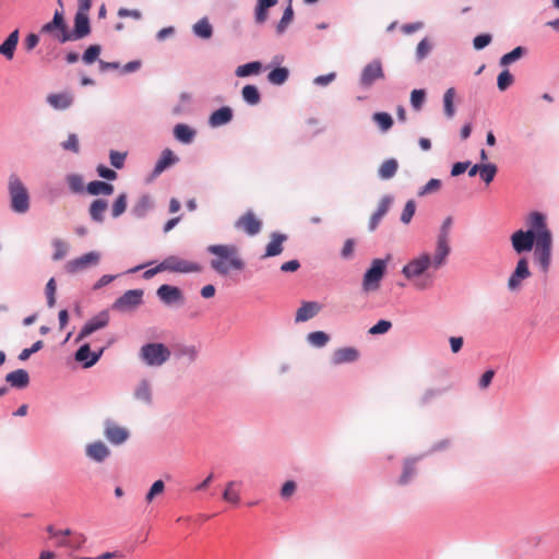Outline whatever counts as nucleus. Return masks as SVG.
<instances>
[{"label":"nucleus","instance_id":"31","mask_svg":"<svg viewBox=\"0 0 559 559\" xmlns=\"http://www.w3.org/2000/svg\"><path fill=\"white\" fill-rule=\"evenodd\" d=\"M19 29H15L10 33L4 41L0 45V55L3 56L7 60L13 59L19 43Z\"/></svg>","mask_w":559,"mask_h":559},{"label":"nucleus","instance_id":"26","mask_svg":"<svg viewBox=\"0 0 559 559\" xmlns=\"http://www.w3.org/2000/svg\"><path fill=\"white\" fill-rule=\"evenodd\" d=\"M287 240V236L281 233H272L271 241L265 247V252L262 255V259L272 258L280 255L284 248L283 243Z\"/></svg>","mask_w":559,"mask_h":559},{"label":"nucleus","instance_id":"6","mask_svg":"<svg viewBox=\"0 0 559 559\" xmlns=\"http://www.w3.org/2000/svg\"><path fill=\"white\" fill-rule=\"evenodd\" d=\"M527 229L526 231H531L532 237L537 242L549 241L552 240V234L547 226V217L544 213L538 211H533L528 214L526 218Z\"/></svg>","mask_w":559,"mask_h":559},{"label":"nucleus","instance_id":"25","mask_svg":"<svg viewBox=\"0 0 559 559\" xmlns=\"http://www.w3.org/2000/svg\"><path fill=\"white\" fill-rule=\"evenodd\" d=\"M393 202L392 197L384 195L381 198L377 211L371 215L369 223H368V229L370 231H373L377 229L379 223L383 218V216L388 213L391 204Z\"/></svg>","mask_w":559,"mask_h":559},{"label":"nucleus","instance_id":"60","mask_svg":"<svg viewBox=\"0 0 559 559\" xmlns=\"http://www.w3.org/2000/svg\"><path fill=\"white\" fill-rule=\"evenodd\" d=\"M416 212V202L414 200H408L402 211L401 222L403 224H409L414 214Z\"/></svg>","mask_w":559,"mask_h":559},{"label":"nucleus","instance_id":"43","mask_svg":"<svg viewBox=\"0 0 559 559\" xmlns=\"http://www.w3.org/2000/svg\"><path fill=\"white\" fill-rule=\"evenodd\" d=\"M241 96L243 102L250 106L258 105L261 102V95L255 85H245L241 90Z\"/></svg>","mask_w":559,"mask_h":559},{"label":"nucleus","instance_id":"37","mask_svg":"<svg viewBox=\"0 0 559 559\" xmlns=\"http://www.w3.org/2000/svg\"><path fill=\"white\" fill-rule=\"evenodd\" d=\"M47 103L58 110H64L69 108L72 104V97L69 94H50L47 97Z\"/></svg>","mask_w":559,"mask_h":559},{"label":"nucleus","instance_id":"45","mask_svg":"<svg viewBox=\"0 0 559 559\" xmlns=\"http://www.w3.org/2000/svg\"><path fill=\"white\" fill-rule=\"evenodd\" d=\"M151 199L148 195H142L133 205L131 213L136 218H143L151 210Z\"/></svg>","mask_w":559,"mask_h":559},{"label":"nucleus","instance_id":"21","mask_svg":"<svg viewBox=\"0 0 559 559\" xmlns=\"http://www.w3.org/2000/svg\"><path fill=\"white\" fill-rule=\"evenodd\" d=\"M322 306L317 301H302L301 306L297 309L295 322L301 323L314 318L320 311Z\"/></svg>","mask_w":559,"mask_h":559},{"label":"nucleus","instance_id":"3","mask_svg":"<svg viewBox=\"0 0 559 559\" xmlns=\"http://www.w3.org/2000/svg\"><path fill=\"white\" fill-rule=\"evenodd\" d=\"M10 210L15 214H25L31 209V195L21 177L11 173L8 177Z\"/></svg>","mask_w":559,"mask_h":559},{"label":"nucleus","instance_id":"33","mask_svg":"<svg viewBox=\"0 0 559 559\" xmlns=\"http://www.w3.org/2000/svg\"><path fill=\"white\" fill-rule=\"evenodd\" d=\"M114 186L106 181L94 180L87 183L86 192L91 195H111Z\"/></svg>","mask_w":559,"mask_h":559},{"label":"nucleus","instance_id":"48","mask_svg":"<svg viewBox=\"0 0 559 559\" xmlns=\"http://www.w3.org/2000/svg\"><path fill=\"white\" fill-rule=\"evenodd\" d=\"M273 5H269L265 2L257 1L254 7V22L258 25H263L269 19V10Z\"/></svg>","mask_w":559,"mask_h":559},{"label":"nucleus","instance_id":"39","mask_svg":"<svg viewBox=\"0 0 559 559\" xmlns=\"http://www.w3.org/2000/svg\"><path fill=\"white\" fill-rule=\"evenodd\" d=\"M308 344L314 348H322L330 342V335L323 331H314L307 334Z\"/></svg>","mask_w":559,"mask_h":559},{"label":"nucleus","instance_id":"4","mask_svg":"<svg viewBox=\"0 0 559 559\" xmlns=\"http://www.w3.org/2000/svg\"><path fill=\"white\" fill-rule=\"evenodd\" d=\"M171 353L163 343L144 344L139 352L140 360L148 367H160L169 360Z\"/></svg>","mask_w":559,"mask_h":559},{"label":"nucleus","instance_id":"12","mask_svg":"<svg viewBox=\"0 0 559 559\" xmlns=\"http://www.w3.org/2000/svg\"><path fill=\"white\" fill-rule=\"evenodd\" d=\"M104 437L112 445H121L129 439L130 431L114 420L107 419L104 423Z\"/></svg>","mask_w":559,"mask_h":559},{"label":"nucleus","instance_id":"11","mask_svg":"<svg viewBox=\"0 0 559 559\" xmlns=\"http://www.w3.org/2000/svg\"><path fill=\"white\" fill-rule=\"evenodd\" d=\"M532 273L528 267V261L526 258H521L513 272L511 273L507 287L510 292H518L522 287V282L531 277Z\"/></svg>","mask_w":559,"mask_h":559},{"label":"nucleus","instance_id":"9","mask_svg":"<svg viewBox=\"0 0 559 559\" xmlns=\"http://www.w3.org/2000/svg\"><path fill=\"white\" fill-rule=\"evenodd\" d=\"M142 289H130L115 300L111 309L118 312H131L143 302Z\"/></svg>","mask_w":559,"mask_h":559},{"label":"nucleus","instance_id":"36","mask_svg":"<svg viewBox=\"0 0 559 559\" xmlns=\"http://www.w3.org/2000/svg\"><path fill=\"white\" fill-rule=\"evenodd\" d=\"M192 32L199 38L209 39L213 35V26L207 17H202L193 24Z\"/></svg>","mask_w":559,"mask_h":559},{"label":"nucleus","instance_id":"20","mask_svg":"<svg viewBox=\"0 0 559 559\" xmlns=\"http://www.w3.org/2000/svg\"><path fill=\"white\" fill-rule=\"evenodd\" d=\"M85 455L96 463H103L109 457L110 450L103 441H95L85 447Z\"/></svg>","mask_w":559,"mask_h":559},{"label":"nucleus","instance_id":"29","mask_svg":"<svg viewBox=\"0 0 559 559\" xmlns=\"http://www.w3.org/2000/svg\"><path fill=\"white\" fill-rule=\"evenodd\" d=\"M107 209L108 202L105 199H95L88 206V215L94 223L103 224Z\"/></svg>","mask_w":559,"mask_h":559},{"label":"nucleus","instance_id":"22","mask_svg":"<svg viewBox=\"0 0 559 559\" xmlns=\"http://www.w3.org/2000/svg\"><path fill=\"white\" fill-rule=\"evenodd\" d=\"M359 358V350L355 347L347 346V347H341L334 350L331 362L335 366L343 365V364H349L358 360Z\"/></svg>","mask_w":559,"mask_h":559},{"label":"nucleus","instance_id":"8","mask_svg":"<svg viewBox=\"0 0 559 559\" xmlns=\"http://www.w3.org/2000/svg\"><path fill=\"white\" fill-rule=\"evenodd\" d=\"M431 265V255L427 252L421 253L417 258L412 259L402 269V274L409 281H415L423 275L428 274V269Z\"/></svg>","mask_w":559,"mask_h":559},{"label":"nucleus","instance_id":"59","mask_svg":"<svg viewBox=\"0 0 559 559\" xmlns=\"http://www.w3.org/2000/svg\"><path fill=\"white\" fill-rule=\"evenodd\" d=\"M60 145L64 151H70L74 154H78L80 152L79 138L75 133H70L68 139L61 142Z\"/></svg>","mask_w":559,"mask_h":559},{"label":"nucleus","instance_id":"10","mask_svg":"<svg viewBox=\"0 0 559 559\" xmlns=\"http://www.w3.org/2000/svg\"><path fill=\"white\" fill-rule=\"evenodd\" d=\"M162 266L165 271L175 272V273H199L202 271V266L192 261H188L181 259L177 255H168L162 261Z\"/></svg>","mask_w":559,"mask_h":559},{"label":"nucleus","instance_id":"17","mask_svg":"<svg viewBox=\"0 0 559 559\" xmlns=\"http://www.w3.org/2000/svg\"><path fill=\"white\" fill-rule=\"evenodd\" d=\"M104 350L105 347H102L98 352H92L90 344L85 343L78 348L74 359L81 362L84 368H91L100 359Z\"/></svg>","mask_w":559,"mask_h":559},{"label":"nucleus","instance_id":"35","mask_svg":"<svg viewBox=\"0 0 559 559\" xmlns=\"http://www.w3.org/2000/svg\"><path fill=\"white\" fill-rule=\"evenodd\" d=\"M399 169V162L395 158L385 159L378 169V177L381 180L392 179Z\"/></svg>","mask_w":559,"mask_h":559},{"label":"nucleus","instance_id":"62","mask_svg":"<svg viewBox=\"0 0 559 559\" xmlns=\"http://www.w3.org/2000/svg\"><path fill=\"white\" fill-rule=\"evenodd\" d=\"M237 483L231 480L229 483H227L226 485V489L224 490L223 492V499L227 502H230V503H234V504H238L239 500H240V497L238 495V492L234 491L233 488L234 486L236 485Z\"/></svg>","mask_w":559,"mask_h":559},{"label":"nucleus","instance_id":"5","mask_svg":"<svg viewBox=\"0 0 559 559\" xmlns=\"http://www.w3.org/2000/svg\"><path fill=\"white\" fill-rule=\"evenodd\" d=\"M389 260L390 255H388L385 259L372 260L370 267L365 272L362 277L361 285L364 292H373L380 287V282L385 274Z\"/></svg>","mask_w":559,"mask_h":559},{"label":"nucleus","instance_id":"54","mask_svg":"<svg viewBox=\"0 0 559 559\" xmlns=\"http://www.w3.org/2000/svg\"><path fill=\"white\" fill-rule=\"evenodd\" d=\"M102 52V47L99 45H91L83 53L82 60L86 64L94 63Z\"/></svg>","mask_w":559,"mask_h":559},{"label":"nucleus","instance_id":"7","mask_svg":"<svg viewBox=\"0 0 559 559\" xmlns=\"http://www.w3.org/2000/svg\"><path fill=\"white\" fill-rule=\"evenodd\" d=\"M384 79V70L380 59H373L367 63L359 75L358 84L362 90H369L373 84Z\"/></svg>","mask_w":559,"mask_h":559},{"label":"nucleus","instance_id":"38","mask_svg":"<svg viewBox=\"0 0 559 559\" xmlns=\"http://www.w3.org/2000/svg\"><path fill=\"white\" fill-rule=\"evenodd\" d=\"M456 92L454 87L448 88L443 94V112L448 119H452L455 116L454 98Z\"/></svg>","mask_w":559,"mask_h":559},{"label":"nucleus","instance_id":"14","mask_svg":"<svg viewBox=\"0 0 559 559\" xmlns=\"http://www.w3.org/2000/svg\"><path fill=\"white\" fill-rule=\"evenodd\" d=\"M100 260V253L97 251H90L79 258L70 260L66 264L68 273H78L87 269L91 265H97Z\"/></svg>","mask_w":559,"mask_h":559},{"label":"nucleus","instance_id":"13","mask_svg":"<svg viewBox=\"0 0 559 559\" xmlns=\"http://www.w3.org/2000/svg\"><path fill=\"white\" fill-rule=\"evenodd\" d=\"M109 323V313L107 310L100 311L98 314L90 319L84 326L81 329L80 333L78 334L75 342H81L82 340L90 336L92 333L104 329Z\"/></svg>","mask_w":559,"mask_h":559},{"label":"nucleus","instance_id":"19","mask_svg":"<svg viewBox=\"0 0 559 559\" xmlns=\"http://www.w3.org/2000/svg\"><path fill=\"white\" fill-rule=\"evenodd\" d=\"M552 240L536 243L534 255L543 272H548L551 263Z\"/></svg>","mask_w":559,"mask_h":559},{"label":"nucleus","instance_id":"40","mask_svg":"<svg viewBox=\"0 0 559 559\" xmlns=\"http://www.w3.org/2000/svg\"><path fill=\"white\" fill-rule=\"evenodd\" d=\"M527 53V49L523 46H518L513 50H511L508 53H504L500 60L499 66L500 67H508L511 63L520 60L522 57H524Z\"/></svg>","mask_w":559,"mask_h":559},{"label":"nucleus","instance_id":"56","mask_svg":"<svg viewBox=\"0 0 559 559\" xmlns=\"http://www.w3.org/2000/svg\"><path fill=\"white\" fill-rule=\"evenodd\" d=\"M127 155H128L127 152H119V151L111 150L109 152V160H110L111 166L116 169L123 168Z\"/></svg>","mask_w":559,"mask_h":559},{"label":"nucleus","instance_id":"41","mask_svg":"<svg viewBox=\"0 0 559 559\" xmlns=\"http://www.w3.org/2000/svg\"><path fill=\"white\" fill-rule=\"evenodd\" d=\"M262 70V63L260 61H251L237 67L235 74L238 78H246L250 75H257Z\"/></svg>","mask_w":559,"mask_h":559},{"label":"nucleus","instance_id":"27","mask_svg":"<svg viewBox=\"0 0 559 559\" xmlns=\"http://www.w3.org/2000/svg\"><path fill=\"white\" fill-rule=\"evenodd\" d=\"M233 109L228 106H223L211 114L209 124L212 128H218L229 123L233 120Z\"/></svg>","mask_w":559,"mask_h":559},{"label":"nucleus","instance_id":"1","mask_svg":"<svg viewBox=\"0 0 559 559\" xmlns=\"http://www.w3.org/2000/svg\"><path fill=\"white\" fill-rule=\"evenodd\" d=\"M40 33L51 35L58 43L80 40L91 34L88 13L76 12L74 26L70 31L62 10H56L52 20L41 26Z\"/></svg>","mask_w":559,"mask_h":559},{"label":"nucleus","instance_id":"64","mask_svg":"<svg viewBox=\"0 0 559 559\" xmlns=\"http://www.w3.org/2000/svg\"><path fill=\"white\" fill-rule=\"evenodd\" d=\"M178 356L187 359L189 362H192L198 357V349L193 345L182 346L178 350Z\"/></svg>","mask_w":559,"mask_h":559},{"label":"nucleus","instance_id":"24","mask_svg":"<svg viewBox=\"0 0 559 559\" xmlns=\"http://www.w3.org/2000/svg\"><path fill=\"white\" fill-rule=\"evenodd\" d=\"M179 162L178 156L175 155V153L170 148H165L160 157L155 164V167L152 171V177H158L162 173H164L167 168L170 166L177 164Z\"/></svg>","mask_w":559,"mask_h":559},{"label":"nucleus","instance_id":"2","mask_svg":"<svg viewBox=\"0 0 559 559\" xmlns=\"http://www.w3.org/2000/svg\"><path fill=\"white\" fill-rule=\"evenodd\" d=\"M206 252L213 255L210 260L211 269L221 276H227L231 271L240 272L246 266L235 245H210L206 247Z\"/></svg>","mask_w":559,"mask_h":559},{"label":"nucleus","instance_id":"49","mask_svg":"<svg viewBox=\"0 0 559 559\" xmlns=\"http://www.w3.org/2000/svg\"><path fill=\"white\" fill-rule=\"evenodd\" d=\"M452 225H453V217L447 216L443 219V222L439 228L437 241L450 243V235H451Z\"/></svg>","mask_w":559,"mask_h":559},{"label":"nucleus","instance_id":"30","mask_svg":"<svg viewBox=\"0 0 559 559\" xmlns=\"http://www.w3.org/2000/svg\"><path fill=\"white\" fill-rule=\"evenodd\" d=\"M5 381L12 388L22 390L29 384V374L25 369H16L5 376Z\"/></svg>","mask_w":559,"mask_h":559},{"label":"nucleus","instance_id":"42","mask_svg":"<svg viewBox=\"0 0 559 559\" xmlns=\"http://www.w3.org/2000/svg\"><path fill=\"white\" fill-rule=\"evenodd\" d=\"M293 20H294V9H293L292 3L289 2V4L285 8L281 20L276 24V27H275L276 35L282 36L286 32L287 27L293 22Z\"/></svg>","mask_w":559,"mask_h":559},{"label":"nucleus","instance_id":"28","mask_svg":"<svg viewBox=\"0 0 559 559\" xmlns=\"http://www.w3.org/2000/svg\"><path fill=\"white\" fill-rule=\"evenodd\" d=\"M451 252L450 243L436 241L435 253L431 257V265L435 270H439L447 263V259Z\"/></svg>","mask_w":559,"mask_h":559},{"label":"nucleus","instance_id":"61","mask_svg":"<svg viewBox=\"0 0 559 559\" xmlns=\"http://www.w3.org/2000/svg\"><path fill=\"white\" fill-rule=\"evenodd\" d=\"M497 171H498V168L495 164H492V163L483 164V169L480 171V178L488 185L493 180Z\"/></svg>","mask_w":559,"mask_h":559},{"label":"nucleus","instance_id":"34","mask_svg":"<svg viewBox=\"0 0 559 559\" xmlns=\"http://www.w3.org/2000/svg\"><path fill=\"white\" fill-rule=\"evenodd\" d=\"M133 396L135 400L150 405L152 403V388L147 379H142L134 389Z\"/></svg>","mask_w":559,"mask_h":559},{"label":"nucleus","instance_id":"15","mask_svg":"<svg viewBox=\"0 0 559 559\" xmlns=\"http://www.w3.org/2000/svg\"><path fill=\"white\" fill-rule=\"evenodd\" d=\"M511 245L518 254L530 252L536 247V240L532 237L531 231L519 229L511 235Z\"/></svg>","mask_w":559,"mask_h":559},{"label":"nucleus","instance_id":"63","mask_svg":"<svg viewBox=\"0 0 559 559\" xmlns=\"http://www.w3.org/2000/svg\"><path fill=\"white\" fill-rule=\"evenodd\" d=\"M441 180L432 178L418 191L419 197H424L433 192H437L441 188Z\"/></svg>","mask_w":559,"mask_h":559},{"label":"nucleus","instance_id":"50","mask_svg":"<svg viewBox=\"0 0 559 559\" xmlns=\"http://www.w3.org/2000/svg\"><path fill=\"white\" fill-rule=\"evenodd\" d=\"M432 47H433L432 43L429 40V38H427V37L423 38L416 47V51H415L416 60L423 61L424 59H426L429 56V53L431 52Z\"/></svg>","mask_w":559,"mask_h":559},{"label":"nucleus","instance_id":"51","mask_svg":"<svg viewBox=\"0 0 559 559\" xmlns=\"http://www.w3.org/2000/svg\"><path fill=\"white\" fill-rule=\"evenodd\" d=\"M372 119L383 132H386L393 126V118L388 112H376Z\"/></svg>","mask_w":559,"mask_h":559},{"label":"nucleus","instance_id":"32","mask_svg":"<svg viewBox=\"0 0 559 559\" xmlns=\"http://www.w3.org/2000/svg\"><path fill=\"white\" fill-rule=\"evenodd\" d=\"M197 132L194 129L185 123H178L174 127L175 139L182 144H190L193 142Z\"/></svg>","mask_w":559,"mask_h":559},{"label":"nucleus","instance_id":"18","mask_svg":"<svg viewBox=\"0 0 559 559\" xmlns=\"http://www.w3.org/2000/svg\"><path fill=\"white\" fill-rule=\"evenodd\" d=\"M235 227L242 229L249 236H255L261 231L262 223L251 211H248L236 221Z\"/></svg>","mask_w":559,"mask_h":559},{"label":"nucleus","instance_id":"55","mask_svg":"<svg viewBox=\"0 0 559 559\" xmlns=\"http://www.w3.org/2000/svg\"><path fill=\"white\" fill-rule=\"evenodd\" d=\"M52 247L55 249V252L52 254V259L55 261H59V260L63 259L67 255L68 250H69L68 243H66L61 239H53Z\"/></svg>","mask_w":559,"mask_h":559},{"label":"nucleus","instance_id":"58","mask_svg":"<svg viewBox=\"0 0 559 559\" xmlns=\"http://www.w3.org/2000/svg\"><path fill=\"white\" fill-rule=\"evenodd\" d=\"M426 99L425 90H413L411 93V105L415 110H420Z\"/></svg>","mask_w":559,"mask_h":559},{"label":"nucleus","instance_id":"44","mask_svg":"<svg viewBox=\"0 0 559 559\" xmlns=\"http://www.w3.org/2000/svg\"><path fill=\"white\" fill-rule=\"evenodd\" d=\"M66 182L68 185L69 190L74 194H80L84 192V178L80 174H68L66 176Z\"/></svg>","mask_w":559,"mask_h":559},{"label":"nucleus","instance_id":"47","mask_svg":"<svg viewBox=\"0 0 559 559\" xmlns=\"http://www.w3.org/2000/svg\"><path fill=\"white\" fill-rule=\"evenodd\" d=\"M128 205V195L127 193H120L111 205V216L112 218L120 217L127 210Z\"/></svg>","mask_w":559,"mask_h":559},{"label":"nucleus","instance_id":"52","mask_svg":"<svg viewBox=\"0 0 559 559\" xmlns=\"http://www.w3.org/2000/svg\"><path fill=\"white\" fill-rule=\"evenodd\" d=\"M514 82V76L508 69L501 71L497 78V87L499 91H507Z\"/></svg>","mask_w":559,"mask_h":559},{"label":"nucleus","instance_id":"46","mask_svg":"<svg viewBox=\"0 0 559 559\" xmlns=\"http://www.w3.org/2000/svg\"><path fill=\"white\" fill-rule=\"evenodd\" d=\"M289 75V71L286 68L277 67L269 72L267 80L271 84L282 85L284 84Z\"/></svg>","mask_w":559,"mask_h":559},{"label":"nucleus","instance_id":"53","mask_svg":"<svg viewBox=\"0 0 559 559\" xmlns=\"http://www.w3.org/2000/svg\"><path fill=\"white\" fill-rule=\"evenodd\" d=\"M444 392H445L444 389L431 388V389L425 390V392L419 397V405L420 406L428 405L431 401L441 396Z\"/></svg>","mask_w":559,"mask_h":559},{"label":"nucleus","instance_id":"57","mask_svg":"<svg viewBox=\"0 0 559 559\" xmlns=\"http://www.w3.org/2000/svg\"><path fill=\"white\" fill-rule=\"evenodd\" d=\"M56 289H57L56 281H55L53 277H51L47 282L46 287H45V294H46V298H47V306L49 308H52L56 305Z\"/></svg>","mask_w":559,"mask_h":559},{"label":"nucleus","instance_id":"23","mask_svg":"<svg viewBox=\"0 0 559 559\" xmlns=\"http://www.w3.org/2000/svg\"><path fill=\"white\" fill-rule=\"evenodd\" d=\"M425 455L426 454H423V455H419V456L407 457L404 461L403 471H402V474H401V476L399 477V480H397L399 485L406 486L409 483H412V480L417 475L416 463L419 460H421Z\"/></svg>","mask_w":559,"mask_h":559},{"label":"nucleus","instance_id":"16","mask_svg":"<svg viewBox=\"0 0 559 559\" xmlns=\"http://www.w3.org/2000/svg\"><path fill=\"white\" fill-rule=\"evenodd\" d=\"M156 295L166 306L183 302V294L177 286L163 284L157 288Z\"/></svg>","mask_w":559,"mask_h":559}]
</instances>
